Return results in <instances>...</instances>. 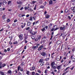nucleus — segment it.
Wrapping results in <instances>:
<instances>
[{
    "mask_svg": "<svg viewBox=\"0 0 75 75\" xmlns=\"http://www.w3.org/2000/svg\"><path fill=\"white\" fill-rule=\"evenodd\" d=\"M23 35H19V37L20 39V40H19V41L20 42L22 41V40H23V39L24 38H23Z\"/></svg>",
    "mask_w": 75,
    "mask_h": 75,
    "instance_id": "nucleus-1",
    "label": "nucleus"
},
{
    "mask_svg": "<svg viewBox=\"0 0 75 75\" xmlns=\"http://www.w3.org/2000/svg\"><path fill=\"white\" fill-rule=\"evenodd\" d=\"M41 55L42 56H43V57H45L47 55V53L46 52H43L41 53Z\"/></svg>",
    "mask_w": 75,
    "mask_h": 75,
    "instance_id": "nucleus-2",
    "label": "nucleus"
},
{
    "mask_svg": "<svg viewBox=\"0 0 75 75\" xmlns=\"http://www.w3.org/2000/svg\"><path fill=\"white\" fill-rule=\"evenodd\" d=\"M41 36H39V38H37L35 39V41H36V42H37V41H38V40L41 38Z\"/></svg>",
    "mask_w": 75,
    "mask_h": 75,
    "instance_id": "nucleus-3",
    "label": "nucleus"
},
{
    "mask_svg": "<svg viewBox=\"0 0 75 75\" xmlns=\"http://www.w3.org/2000/svg\"><path fill=\"white\" fill-rule=\"evenodd\" d=\"M43 47H44V45H41L38 49V51H40V50H41V49H42Z\"/></svg>",
    "mask_w": 75,
    "mask_h": 75,
    "instance_id": "nucleus-4",
    "label": "nucleus"
},
{
    "mask_svg": "<svg viewBox=\"0 0 75 75\" xmlns=\"http://www.w3.org/2000/svg\"><path fill=\"white\" fill-rule=\"evenodd\" d=\"M24 40H26L27 38H28V35H26V34H24Z\"/></svg>",
    "mask_w": 75,
    "mask_h": 75,
    "instance_id": "nucleus-5",
    "label": "nucleus"
},
{
    "mask_svg": "<svg viewBox=\"0 0 75 75\" xmlns=\"http://www.w3.org/2000/svg\"><path fill=\"white\" fill-rule=\"evenodd\" d=\"M62 64L58 66L57 67V69H58V70L59 71V70L60 69H61V67H62Z\"/></svg>",
    "mask_w": 75,
    "mask_h": 75,
    "instance_id": "nucleus-6",
    "label": "nucleus"
},
{
    "mask_svg": "<svg viewBox=\"0 0 75 75\" xmlns=\"http://www.w3.org/2000/svg\"><path fill=\"white\" fill-rule=\"evenodd\" d=\"M59 28L60 30H62V31H64V30L65 29V27H63L62 26H61Z\"/></svg>",
    "mask_w": 75,
    "mask_h": 75,
    "instance_id": "nucleus-7",
    "label": "nucleus"
},
{
    "mask_svg": "<svg viewBox=\"0 0 75 75\" xmlns=\"http://www.w3.org/2000/svg\"><path fill=\"white\" fill-rule=\"evenodd\" d=\"M35 69V67H30V71H34Z\"/></svg>",
    "mask_w": 75,
    "mask_h": 75,
    "instance_id": "nucleus-8",
    "label": "nucleus"
},
{
    "mask_svg": "<svg viewBox=\"0 0 75 75\" xmlns=\"http://www.w3.org/2000/svg\"><path fill=\"white\" fill-rule=\"evenodd\" d=\"M58 29H59V28H56L55 29L54 28H53L51 30V31H53L54 30V31H56V30H58Z\"/></svg>",
    "mask_w": 75,
    "mask_h": 75,
    "instance_id": "nucleus-9",
    "label": "nucleus"
},
{
    "mask_svg": "<svg viewBox=\"0 0 75 75\" xmlns=\"http://www.w3.org/2000/svg\"><path fill=\"white\" fill-rule=\"evenodd\" d=\"M52 69H57V66H52Z\"/></svg>",
    "mask_w": 75,
    "mask_h": 75,
    "instance_id": "nucleus-10",
    "label": "nucleus"
},
{
    "mask_svg": "<svg viewBox=\"0 0 75 75\" xmlns=\"http://www.w3.org/2000/svg\"><path fill=\"white\" fill-rule=\"evenodd\" d=\"M39 45V44L37 45L36 46L33 47H32V48L34 49H35V48H36V47L37 48H38V46Z\"/></svg>",
    "mask_w": 75,
    "mask_h": 75,
    "instance_id": "nucleus-11",
    "label": "nucleus"
},
{
    "mask_svg": "<svg viewBox=\"0 0 75 75\" xmlns=\"http://www.w3.org/2000/svg\"><path fill=\"white\" fill-rule=\"evenodd\" d=\"M6 65L5 64H2V66H0V68H1L2 67H4Z\"/></svg>",
    "mask_w": 75,
    "mask_h": 75,
    "instance_id": "nucleus-12",
    "label": "nucleus"
},
{
    "mask_svg": "<svg viewBox=\"0 0 75 75\" xmlns=\"http://www.w3.org/2000/svg\"><path fill=\"white\" fill-rule=\"evenodd\" d=\"M51 66H54V65H55V62H52L51 63Z\"/></svg>",
    "mask_w": 75,
    "mask_h": 75,
    "instance_id": "nucleus-13",
    "label": "nucleus"
},
{
    "mask_svg": "<svg viewBox=\"0 0 75 75\" xmlns=\"http://www.w3.org/2000/svg\"><path fill=\"white\" fill-rule=\"evenodd\" d=\"M8 74H10V75H11V74H12V72H11V70H9L8 71Z\"/></svg>",
    "mask_w": 75,
    "mask_h": 75,
    "instance_id": "nucleus-14",
    "label": "nucleus"
},
{
    "mask_svg": "<svg viewBox=\"0 0 75 75\" xmlns=\"http://www.w3.org/2000/svg\"><path fill=\"white\" fill-rule=\"evenodd\" d=\"M16 3L18 5H20L21 4V2L17 1Z\"/></svg>",
    "mask_w": 75,
    "mask_h": 75,
    "instance_id": "nucleus-15",
    "label": "nucleus"
},
{
    "mask_svg": "<svg viewBox=\"0 0 75 75\" xmlns=\"http://www.w3.org/2000/svg\"><path fill=\"white\" fill-rule=\"evenodd\" d=\"M26 74L28 75H30V71L27 70Z\"/></svg>",
    "mask_w": 75,
    "mask_h": 75,
    "instance_id": "nucleus-16",
    "label": "nucleus"
},
{
    "mask_svg": "<svg viewBox=\"0 0 75 75\" xmlns=\"http://www.w3.org/2000/svg\"><path fill=\"white\" fill-rule=\"evenodd\" d=\"M38 1L40 4H42V0H38Z\"/></svg>",
    "mask_w": 75,
    "mask_h": 75,
    "instance_id": "nucleus-17",
    "label": "nucleus"
},
{
    "mask_svg": "<svg viewBox=\"0 0 75 75\" xmlns=\"http://www.w3.org/2000/svg\"><path fill=\"white\" fill-rule=\"evenodd\" d=\"M45 16V17L46 18H48L50 17V15L48 14H46Z\"/></svg>",
    "mask_w": 75,
    "mask_h": 75,
    "instance_id": "nucleus-18",
    "label": "nucleus"
},
{
    "mask_svg": "<svg viewBox=\"0 0 75 75\" xmlns=\"http://www.w3.org/2000/svg\"><path fill=\"white\" fill-rule=\"evenodd\" d=\"M44 65V62H41L40 63V65H41V66H43Z\"/></svg>",
    "mask_w": 75,
    "mask_h": 75,
    "instance_id": "nucleus-19",
    "label": "nucleus"
},
{
    "mask_svg": "<svg viewBox=\"0 0 75 75\" xmlns=\"http://www.w3.org/2000/svg\"><path fill=\"white\" fill-rule=\"evenodd\" d=\"M28 26H31V23L30 22H28Z\"/></svg>",
    "mask_w": 75,
    "mask_h": 75,
    "instance_id": "nucleus-20",
    "label": "nucleus"
},
{
    "mask_svg": "<svg viewBox=\"0 0 75 75\" xmlns=\"http://www.w3.org/2000/svg\"><path fill=\"white\" fill-rule=\"evenodd\" d=\"M0 74L2 75H5L4 73V72H2L1 71H0Z\"/></svg>",
    "mask_w": 75,
    "mask_h": 75,
    "instance_id": "nucleus-21",
    "label": "nucleus"
},
{
    "mask_svg": "<svg viewBox=\"0 0 75 75\" xmlns=\"http://www.w3.org/2000/svg\"><path fill=\"white\" fill-rule=\"evenodd\" d=\"M43 61V59H41L39 61V62H42Z\"/></svg>",
    "mask_w": 75,
    "mask_h": 75,
    "instance_id": "nucleus-22",
    "label": "nucleus"
},
{
    "mask_svg": "<svg viewBox=\"0 0 75 75\" xmlns=\"http://www.w3.org/2000/svg\"><path fill=\"white\" fill-rule=\"evenodd\" d=\"M37 34L36 32H33L32 33V34L33 35H35V34Z\"/></svg>",
    "mask_w": 75,
    "mask_h": 75,
    "instance_id": "nucleus-23",
    "label": "nucleus"
},
{
    "mask_svg": "<svg viewBox=\"0 0 75 75\" xmlns=\"http://www.w3.org/2000/svg\"><path fill=\"white\" fill-rule=\"evenodd\" d=\"M49 3L50 4H52V1L51 0H50L49 1Z\"/></svg>",
    "mask_w": 75,
    "mask_h": 75,
    "instance_id": "nucleus-24",
    "label": "nucleus"
},
{
    "mask_svg": "<svg viewBox=\"0 0 75 75\" xmlns=\"http://www.w3.org/2000/svg\"><path fill=\"white\" fill-rule=\"evenodd\" d=\"M73 55H71V57L70 58V59H75V58H74V57L73 58Z\"/></svg>",
    "mask_w": 75,
    "mask_h": 75,
    "instance_id": "nucleus-25",
    "label": "nucleus"
},
{
    "mask_svg": "<svg viewBox=\"0 0 75 75\" xmlns=\"http://www.w3.org/2000/svg\"><path fill=\"white\" fill-rule=\"evenodd\" d=\"M13 44H18V42L17 41H16L14 42L13 43Z\"/></svg>",
    "mask_w": 75,
    "mask_h": 75,
    "instance_id": "nucleus-26",
    "label": "nucleus"
},
{
    "mask_svg": "<svg viewBox=\"0 0 75 75\" xmlns=\"http://www.w3.org/2000/svg\"><path fill=\"white\" fill-rule=\"evenodd\" d=\"M28 31L30 33H31H31H32V30H28Z\"/></svg>",
    "mask_w": 75,
    "mask_h": 75,
    "instance_id": "nucleus-27",
    "label": "nucleus"
},
{
    "mask_svg": "<svg viewBox=\"0 0 75 75\" xmlns=\"http://www.w3.org/2000/svg\"><path fill=\"white\" fill-rule=\"evenodd\" d=\"M5 17H6V15H3L2 18L3 19H5Z\"/></svg>",
    "mask_w": 75,
    "mask_h": 75,
    "instance_id": "nucleus-28",
    "label": "nucleus"
},
{
    "mask_svg": "<svg viewBox=\"0 0 75 75\" xmlns=\"http://www.w3.org/2000/svg\"><path fill=\"white\" fill-rule=\"evenodd\" d=\"M11 1H9L8 2V4L9 5L11 4Z\"/></svg>",
    "mask_w": 75,
    "mask_h": 75,
    "instance_id": "nucleus-29",
    "label": "nucleus"
},
{
    "mask_svg": "<svg viewBox=\"0 0 75 75\" xmlns=\"http://www.w3.org/2000/svg\"><path fill=\"white\" fill-rule=\"evenodd\" d=\"M20 69V66H18V71H19Z\"/></svg>",
    "mask_w": 75,
    "mask_h": 75,
    "instance_id": "nucleus-30",
    "label": "nucleus"
},
{
    "mask_svg": "<svg viewBox=\"0 0 75 75\" xmlns=\"http://www.w3.org/2000/svg\"><path fill=\"white\" fill-rule=\"evenodd\" d=\"M29 20L30 21H33V18H32V17H30V18Z\"/></svg>",
    "mask_w": 75,
    "mask_h": 75,
    "instance_id": "nucleus-31",
    "label": "nucleus"
},
{
    "mask_svg": "<svg viewBox=\"0 0 75 75\" xmlns=\"http://www.w3.org/2000/svg\"><path fill=\"white\" fill-rule=\"evenodd\" d=\"M30 28L28 27L26 28V30H29Z\"/></svg>",
    "mask_w": 75,
    "mask_h": 75,
    "instance_id": "nucleus-32",
    "label": "nucleus"
},
{
    "mask_svg": "<svg viewBox=\"0 0 75 75\" xmlns=\"http://www.w3.org/2000/svg\"><path fill=\"white\" fill-rule=\"evenodd\" d=\"M69 68H70V67H67L66 69H65V71H67V69H69Z\"/></svg>",
    "mask_w": 75,
    "mask_h": 75,
    "instance_id": "nucleus-33",
    "label": "nucleus"
},
{
    "mask_svg": "<svg viewBox=\"0 0 75 75\" xmlns=\"http://www.w3.org/2000/svg\"><path fill=\"white\" fill-rule=\"evenodd\" d=\"M51 74H53V75H55V73H54V71H52Z\"/></svg>",
    "mask_w": 75,
    "mask_h": 75,
    "instance_id": "nucleus-34",
    "label": "nucleus"
},
{
    "mask_svg": "<svg viewBox=\"0 0 75 75\" xmlns=\"http://www.w3.org/2000/svg\"><path fill=\"white\" fill-rule=\"evenodd\" d=\"M52 23H50V24L48 26L50 27V26H52Z\"/></svg>",
    "mask_w": 75,
    "mask_h": 75,
    "instance_id": "nucleus-35",
    "label": "nucleus"
},
{
    "mask_svg": "<svg viewBox=\"0 0 75 75\" xmlns=\"http://www.w3.org/2000/svg\"><path fill=\"white\" fill-rule=\"evenodd\" d=\"M47 72H48V70H45V71L44 72L46 74H47Z\"/></svg>",
    "mask_w": 75,
    "mask_h": 75,
    "instance_id": "nucleus-36",
    "label": "nucleus"
},
{
    "mask_svg": "<svg viewBox=\"0 0 75 75\" xmlns=\"http://www.w3.org/2000/svg\"><path fill=\"white\" fill-rule=\"evenodd\" d=\"M32 75H35V72H32Z\"/></svg>",
    "mask_w": 75,
    "mask_h": 75,
    "instance_id": "nucleus-37",
    "label": "nucleus"
},
{
    "mask_svg": "<svg viewBox=\"0 0 75 75\" xmlns=\"http://www.w3.org/2000/svg\"><path fill=\"white\" fill-rule=\"evenodd\" d=\"M45 30V28H44L42 29H41V30L42 31H44Z\"/></svg>",
    "mask_w": 75,
    "mask_h": 75,
    "instance_id": "nucleus-38",
    "label": "nucleus"
},
{
    "mask_svg": "<svg viewBox=\"0 0 75 75\" xmlns=\"http://www.w3.org/2000/svg\"><path fill=\"white\" fill-rule=\"evenodd\" d=\"M36 14H38V12H36L34 14V15H36Z\"/></svg>",
    "mask_w": 75,
    "mask_h": 75,
    "instance_id": "nucleus-39",
    "label": "nucleus"
},
{
    "mask_svg": "<svg viewBox=\"0 0 75 75\" xmlns=\"http://www.w3.org/2000/svg\"><path fill=\"white\" fill-rule=\"evenodd\" d=\"M46 38H47V37L45 36L43 37L42 39H46Z\"/></svg>",
    "mask_w": 75,
    "mask_h": 75,
    "instance_id": "nucleus-40",
    "label": "nucleus"
},
{
    "mask_svg": "<svg viewBox=\"0 0 75 75\" xmlns=\"http://www.w3.org/2000/svg\"><path fill=\"white\" fill-rule=\"evenodd\" d=\"M49 59H50L49 58H46V61H48V60H49Z\"/></svg>",
    "mask_w": 75,
    "mask_h": 75,
    "instance_id": "nucleus-41",
    "label": "nucleus"
},
{
    "mask_svg": "<svg viewBox=\"0 0 75 75\" xmlns=\"http://www.w3.org/2000/svg\"><path fill=\"white\" fill-rule=\"evenodd\" d=\"M68 18L69 19V20H71V17H70V16H68Z\"/></svg>",
    "mask_w": 75,
    "mask_h": 75,
    "instance_id": "nucleus-42",
    "label": "nucleus"
},
{
    "mask_svg": "<svg viewBox=\"0 0 75 75\" xmlns=\"http://www.w3.org/2000/svg\"><path fill=\"white\" fill-rule=\"evenodd\" d=\"M23 9H24V7H22L21 8L20 10H23Z\"/></svg>",
    "mask_w": 75,
    "mask_h": 75,
    "instance_id": "nucleus-43",
    "label": "nucleus"
},
{
    "mask_svg": "<svg viewBox=\"0 0 75 75\" xmlns=\"http://www.w3.org/2000/svg\"><path fill=\"white\" fill-rule=\"evenodd\" d=\"M74 51H75V48H73V49H72V51L74 52Z\"/></svg>",
    "mask_w": 75,
    "mask_h": 75,
    "instance_id": "nucleus-44",
    "label": "nucleus"
},
{
    "mask_svg": "<svg viewBox=\"0 0 75 75\" xmlns=\"http://www.w3.org/2000/svg\"><path fill=\"white\" fill-rule=\"evenodd\" d=\"M68 64H71V60H69V63Z\"/></svg>",
    "mask_w": 75,
    "mask_h": 75,
    "instance_id": "nucleus-45",
    "label": "nucleus"
},
{
    "mask_svg": "<svg viewBox=\"0 0 75 75\" xmlns=\"http://www.w3.org/2000/svg\"><path fill=\"white\" fill-rule=\"evenodd\" d=\"M21 66H23L24 65V62H23L21 64Z\"/></svg>",
    "mask_w": 75,
    "mask_h": 75,
    "instance_id": "nucleus-46",
    "label": "nucleus"
},
{
    "mask_svg": "<svg viewBox=\"0 0 75 75\" xmlns=\"http://www.w3.org/2000/svg\"><path fill=\"white\" fill-rule=\"evenodd\" d=\"M20 71H21L22 72H23V68H22V69H20Z\"/></svg>",
    "mask_w": 75,
    "mask_h": 75,
    "instance_id": "nucleus-47",
    "label": "nucleus"
},
{
    "mask_svg": "<svg viewBox=\"0 0 75 75\" xmlns=\"http://www.w3.org/2000/svg\"><path fill=\"white\" fill-rule=\"evenodd\" d=\"M37 72H39V73H41V71H40V70H38Z\"/></svg>",
    "mask_w": 75,
    "mask_h": 75,
    "instance_id": "nucleus-48",
    "label": "nucleus"
},
{
    "mask_svg": "<svg viewBox=\"0 0 75 75\" xmlns=\"http://www.w3.org/2000/svg\"><path fill=\"white\" fill-rule=\"evenodd\" d=\"M9 21H10V20L9 19H8L7 22L8 23L9 22Z\"/></svg>",
    "mask_w": 75,
    "mask_h": 75,
    "instance_id": "nucleus-49",
    "label": "nucleus"
},
{
    "mask_svg": "<svg viewBox=\"0 0 75 75\" xmlns=\"http://www.w3.org/2000/svg\"><path fill=\"white\" fill-rule=\"evenodd\" d=\"M2 10H3V8H0V11H1Z\"/></svg>",
    "mask_w": 75,
    "mask_h": 75,
    "instance_id": "nucleus-50",
    "label": "nucleus"
},
{
    "mask_svg": "<svg viewBox=\"0 0 75 75\" xmlns=\"http://www.w3.org/2000/svg\"><path fill=\"white\" fill-rule=\"evenodd\" d=\"M24 25L23 26L24 27H25V26L26 25V23H24L23 24Z\"/></svg>",
    "mask_w": 75,
    "mask_h": 75,
    "instance_id": "nucleus-51",
    "label": "nucleus"
},
{
    "mask_svg": "<svg viewBox=\"0 0 75 75\" xmlns=\"http://www.w3.org/2000/svg\"><path fill=\"white\" fill-rule=\"evenodd\" d=\"M35 75H40V74H39L37 73H35Z\"/></svg>",
    "mask_w": 75,
    "mask_h": 75,
    "instance_id": "nucleus-52",
    "label": "nucleus"
},
{
    "mask_svg": "<svg viewBox=\"0 0 75 75\" xmlns=\"http://www.w3.org/2000/svg\"><path fill=\"white\" fill-rule=\"evenodd\" d=\"M29 16L30 15H29V14H28L26 16V17H29Z\"/></svg>",
    "mask_w": 75,
    "mask_h": 75,
    "instance_id": "nucleus-53",
    "label": "nucleus"
},
{
    "mask_svg": "<svg viewBox=\"0 0 75 75\" xmlns=\"http://www.w3.org/2000/svg\"><path fill=\"white\" fill-rule=\"evenodd\" d=\"M17 20H15L14 21V23H16V22H17Z\"/></svg>",
    "mask_w": 75,
    "mask_h": 75,
    "instance_id": "nucleus-54",
    "label": "nucleus"
},
{
    "mask_svg": "<svg viewBox=\"0 0 75 75\" xmlns=\"http://www.w3.org/2000/svg\"><path fill=\"white\" fill-rule=\"evenodd\" d=\"M26 48H27V46H25L24 47V49L25 50H26Z\"/></svg>",
    "mask_w": 75,
    "mask_h": 75,
    "instance_id": "nucleus-55",
    "label": "nucleus"
},
{
    "mask_svg": "<svg viewBox=\"0 0 75 75\" xmlns=\"http://www.w3.org/2000/svg\"><path fill=\"white\" fill-rule=\"evenodd\" d=\"M24 8L25 10H27V7L26 6H25L24 7Z\"/></svg>",
    "mask_w": 75,
    "mask_h": 75,
    "instance_id": "nucleus-56",
    "label": "nucleus"
},
{
    "mask_svg": "<svg viewBox=\"0 0 75 75\" xmlns=\"http://www.w3.org/2000/svg\"><path fill=\"white\" fill-rule=\"evenodd\" d=\"M4 30V29H3V28H2L0 30V31H3V30Z\"/></svg>",
    "mask_w": 75,
    "mask_h": 75,
    "instance_id": "nucleus-57",
    "label": "nucleus"
},
{
    "mask_svg": "<svg viewBox=\"0 0 75 75\" xmlns=\"http://www.w3.org/2000/svg\"><path fill=\"white\" fill-rule=\"evenodd\" d=\"M21 27L22 28H24V27H25V26H24V25H21Z\"/></svg>",
    "mask_w": 75,
    "mask_h": 75,
    "instance_id": "nucleus-58",
    "label": "nucleus"
},
{
    "mask_svg": "<svg viewBox=\"0 0 75 75\" xmlns=\"http://www.w3.org/2000/svg\"><path fill=\"white\" fill-rule=\"evenodd\" d=\"M41 8H44V7L43 6H41Z\"/></svg>",
    "mask_w": 75,
    "mask_h": 75,
    "instance_id": "nucleus-59",
    "label": "nucleus"
},
{
    "mask_svg": "<svg viewBox=\"0 0 75 75\" xmlns=\"http://www.w3.org/2000/svg\"><path fill=\"white\" fill-rule=\"evenodd\" d=\"M16 24L15 23H13V26H16Z\"/></svg>",
    "mask_w": 75,
    "mask_h": 75,
    "instance_id": "nucleus-60",
    "label": "nucleus"
},
{
    "mask_svg": "<svg viewBox=\"0 0 75 75\" xmlns=\"http://www.w3.org/2000/svg\"><path fill=\"white\" fill-rule=\"evenodd\" d=\"M74 9V7H72L71 8V10H73Z\"/></svg>",
    "mask_w": 75,
    "mask_h": 75,
    "instance_id": "nucleus-61",
    "label": "nucleus"
},
{
    "mask_svg": "<svg viewBox=\"0 0 75 75\" xmlns=\"http://www.w3.org/2000/svg\"><path fill=\"white\" fill-rule=\"evenodd\" d=\"M32 38L33 39V40H34V36H33L32 37Z\"/></svg>",
    "mask_w": 75,
    "mask_h": 75,
    "instance_id": "nucleus-62",
    "label": "nucleus"
},
{
    "mask_svg": "<svg viewBox=\"0 0 75 75\" xmlns=\"http://www.w3.org/2000/svg\"><path fill=\"white\" fill-rule=\"evenodd\" d=\"M45 28L46 29H48V26H46V27H45Z\"/></svg>",
    "mask_w": 75,
    "mask_h": 75,
    "instance_id": "nucleus-63",
    "label": "nucleus"
},
{
    "mask_svg": "<svg viewBox=\"0 0 75 75\" xmlns=\"http://www.w3.org/2000/svg\"><path fill=\"white\" fill-rule=\"evenodd\" d=\"M47 4V2H45L44 3V5H45L46 4Z\"/></svg>",
    "mask_w": 75,
    "mask_h": 75,
    "instance_id": "nucleus-64",
    "label": "nucleus"
}]
</instances>
